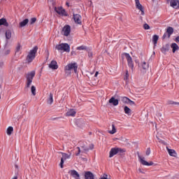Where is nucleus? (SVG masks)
Listing matches in <instances>:
<instances>
[{
	"label": "nucleus",
	"instance_id": "1",
	"mask_svg": "<svg viewBox=\"0 0 179 179\" xmlns=\"http://www.w3.org/2000/svg\"><path fill=\"white\" fill-rule=\"evenodd\" d=\"M34 76H36V71H32L26 75L25 78L27 79V83H26V86L24 88L25 91L27 90V89H29V87H30V85H31Z\"/></svg>",
	"mask_w": 179,
	"mask_h": 179
},
{
	"label": "nucleus",
	"instance_id": "2",
	"mask_svg": "<svg viewBox=\"0 0 179 179\" xmlns=\"http://www.w3.org/2000/svg\"><path fill=\"white\" fill-rule=\"evenodd\" d=\"M38 50V47L35 46L32 50L29 51L26 58L28 64H30V62H33V60L34 59V58H36V54H37Z\"/></svg>",
	"mask_w": 179,
	"mask_h": 179
},
{
	"label": "nucleus",
	"instance_id": "3",
	"mask_svg": "<svg viewBox=\"0 0 179 179\" xmlns=\"http://www.w3.org/2000/svg\"><path fill=\"white\" fill-rule=\"evenodd\" d=\"M124 57L126 58L127 61V65L129 68H131V71L134 72L135 69L134 67V61L132 60V57L129 55V53H123L122 54V58L124 59Z\"/></svg>",
	"mask_w": 179,
	"mask_h": 179
},
{
	"label": "nucleus",
	"instance_id": "4",
	"mask_svg": "<svg viewBox=\"0 0 179 179\" xmlns=\"http://www.w3.org/2000/svg\"><path fill=\"white\" fill-rule=\"evenodd\" d=\"M73 70L74 73H78V63H71L64 67L65 73L71 74L69 71Z\"/></svg>",
	"mask_w": 179,
	"mask_h": 179
},
{
	"label": "nucleus",
	"instance_id": "5",
	"mask_svg": "<svg viewBox=\"0 0 179 179\" xmlns=\"http://www.w3.org/2000/svg\"><path fill=\"white\" fill-rule=\"evenodd\" d=\"M58 51H64V52H69L71 51V46L68 43H61L57 45L55 47Z\"/></svg>",
	"mask_w": 179,
	"mask_h": 179
},
{
	"label": "nucleus",
	"instance_id": "6",
	"mask_svg": "<svg viewBox=\"0 0 179 179\" xmlns=\"http://www.w3.org/2000/svg\"><path fill=\"white\" fill-rule=\"evenodd\" d=\"M173 33H174V29L171 27H168L166 32L162 36V40H165V38H170Z\"/></svg>",
	"mask_w": 179,
	"mask_h": 179
},
{
	"label": "nucleus",
	"instance_id": "7",
	"mask_svg": "<svg viewBox=\"0 0 179 179\" xmlns=\"http://www.w3.org/2000/svg\"><path fill=\"white\" fill-rule=\"evenodd\" d=\"M55 11L56 13H58V15H61V16H68V13L62 7H55Z\"/></svg>",
	"mask_w": 179,
	"mask_h": 179
},
{
	"label": "nucleus",
	"instance_id": "8",
	"mask_svg": "<svg viewBox=\"0 0 179 179\" xmlns=\"http://www.w3.org/2000/svg\"><path fill=\"white\" fill-rule=\"evenodd\" d=\"M138 157L139 159L140 163H141V164H143V166H153V162H148L145 161L144 157H142L139 155H138Z\"/></svg>",
	"mask_w": 179,
	"mask_h": 179
},
{
	"label": "nucleus",
	"instance_id": "9",
	"mask_svg": "<svg viewBox=\"0 0 179 179\" xmlns=\"http://www.w3.org/2000/svg\"><path fill=\"white\" fill-rule=\"evenodd\" d=\"M73 18L77 24H82V16L79 14H73Z\"/></svg>",
	"mask_w": 179,
	"mask_h": 179
},
{
	"label": "nucleus",
	"instance_id": "10",
	"mask_svg": "<svg viewBox=\"0 0 179 179\" xmlns=\"http://www.w3.org/2000/svg\"><path fill=\"white\" fill-rule=\"evenodd\" d=\"M62 31L64 32V36L68 37L69 34H71V26L70 25H65L63 27Z\"/></svg>",
	"mask_w": 179,
	"mask_h": 179
},
{
	"label": "nucleus",
	"instance_id": "11",
	"mask_svg": "<svg viewBox=\"0 0 179 179\" xmlns=\"http://www.w3.org/2000/svg\"><path fill=\"white\" fill-rule=\"evenodd\" d=\"M69 174L75 179H80V175L76 170H71L69 171Z\"/></svg>",
	"mask_w": 179,
	"mask_h": 179
},
{
	"label": "nucleus",
	"instance_id": "12",
	"mask_svg": "<svg viewBox=\"0 0 179 179\" xmlns=\"http://www.w3.org/2000/svg\"><path fill=\"white\" fill-rule=\"evenodd\" d=\"M170 6L174 9H179V0H171Z\"/></svg>",
	"mask_w": 179,
	"mask_h": 179
},
{
	"label": "nucleus",
	"instance_id": "13",
	"mask_svg": "<svg viewBox=\"0 0 179 179\" xmlns=\"http://www.w3.org/2000/svg\"><path fill=\"white\" fill-rule=\"evenodd\" d=\"M85 179H94V175L90 171H85L84 174Z\"/></svg>",
	"mask_w": 179,
	"mask_h": 179
},
{
	"label": "nucleus",
	"instance_id": "14",
	"mask_svg": "<svg viewBox=\"0 0 179 179\" xmlns=\"http://www.w3.org/2000/svg\"><path fill=\"white\" fill-rule=\"evenodd\" d=\"M49 68L50 69H57L58 68V63H57V61L52 60L50 64H49Z\"/></svg>",
	"mask_w": 179,
	"mask_h": 179
},
{
	"label": "nucleus",
	"instance_id": "15",
	"mask_svg": "<svg viewBox=\"0 0 179 179\" xmlns=\"http://www.w3.org/2000/svg\"><path fill=\"white\" fill-rule=\"evenodd\" d=\"M108 103L110 104H113V106H118V103H119V101L118 99H115V97L114 96H112L109 101H108Z\"/></svg>",
	"mask_w": 179,
	"mask_h": 179
},
{
	"label": "nucleus",
	"instance_id": "16",
	"mask_svg": "<svg viewBox=\"0 0 179 179\" xmlns=\"http://www.w3.org/2000/svg\"><path fill=\"white\" fill-rule=\"evenodd\" d=\"M170 50V45L169 43H166L165 45H163L161 48V52L162 54H166V52Z\"/></svg>",
	"mask_w": 179,
	"mask_h": 179
},
{
	"label": "nucleus",
	"instance_id": "17",
	"mask_svg": "<svg viewBox=\"0 0 179 179\" xmlns=\"http://www.w3.org/2000/svg\"><path fill=\"white\" fill-rule=\"evenodd\" d=\"M118 154L117 148H113L110 149V151L109 152V157H113V156H115V155Z\"/></svg>",
	"mask_w": 179,
	"mask_h": 179
},
{
	"label": "nucleus",
	"instance_id": "18",
	"mask_svg": "<svg viewBox=\"0 0 179 179\" xmlns=\"http://www.w3.org/2000/svg\"><path fill=\"white\" fill-rule=\"evenodd\" d=\"M0 26H5L6 27H8L9 23L5 18L0 19Z\"/></svg>",
	"mask_w": 179,
	"mask_h": 179
},
{
	"label": "nucleus",
	"instance_id": "19",
	"mask_svg": "<svg viewBox=\"0 0 179 179\" xmlns=\"http://www.w3.org/2000/svg\"><path fill=\"white\" fill-rule=\"evenodd\" d=\"M171 48H172V52L173 53L179 50L178 45H177L176 43H173L171 45Z\"/></svg>",
	"mask_w": 179,
	"mask_h": 179
},
{
	"label": "nucleus",
	"instance_id": "20",
	"mask_svg": "<svg viewBox=\"0 0 179 179\" xmlns=\"http://www.w3.org/2000/svg\"><path fill=\"white\" fill-rule=\"evenodd\" d=\"M76 115V111H75V110L73 109H71L66 113L67 117H75Z\"/></svg>",
	"mask_w": 179,
	"mask_h": 179
},
{
	"label": "nucleus",
	"instance_id": "21",
	"mask_svg": "<svg viewBox=\"0 0 179 179\" xmlns=\"http://www.w3.org/2000/svg\"><path fill=\"white\" fill-rule=\"evenodd\" d=\"M166 149L170 156H173V157H176V156H177V153L176 152V150L173 149H169V148H167Z\"/></svg>",
	"mask_w": 179,
	"mask_h": 179
},
{
	"label": "nucleus",
	"instance_id": "22",
	"mask_svg": "<svg viewBox=\"0 0 179 179\" xmlns=\"http://www.w3.org/2000/svg\"><path fill=\"white\" fill-rule=\"evenodd\" d=\"M157 41H159V36L154 35L152 36V43H153L155 46H156L157 45Z\"/></svg>",
	"mask_w": 179,
	"mask_h": 179
},
{
	"label": "nucleus",
	"instance_id": "23",
	"mask_svg": "<svg viewBox=\"0 0 179 179\" xmlns=\"http://www.w3.org/2000/svg\"><path fill=\"white\" fill-rule=\"evenodd\" d=\"M54 103V99H53V95L52 93H50L49 94V98L48 99V104H52Z\"/></svg>",
	"mask_w": 179,
	"mask_h": 179
},
{
	"label": "nucleus",
	"instance_id": "24",
	"mask_svg": "<svg viewBox=\"0 0 179 179\" xmlns=\"http://www.w3.org/2000/svg\"><path fill=\"white\" fill-rule=\"evenodd\" d=\"M6 38L7 40H10V38H12V32L10 31V30L8 29L6 31Z\"/></svg>",
	"mask_w": 179,
	"mask_h": 179
},
{
	"label": "nucleus",
	"instance_id": "25",
	"mask_svg": "<svg viewBox=\"0 0 179 179\" xmlns=\"http://www.w3.org/2000/svg\"><path fill=\"white\" fill-rule=\"evenodd\" d=\"M135 2L136 8L139 10H142V8H143V6H142L141 3L139 2V0H135Z\"/></svg>",
	"mask_w": 179,
	"mask_h": 179
},
{
	"label": "nucleus",
	"instance_id": "26",
	"mask_svg": "<svg viewBox=\"0 0 179 179\" xmlns=\"http://www.w3.org/2000/svg\"><path fill=\"white\" fill-rule=\"evenodd\" d=\"M27 23H29V19L26 18L22 22H20V27H24Z\"/></svg>",
	"mask_w": 179,
	"mask_h": 179
},
{
	"label": "nucleus",
	"instance_id": "27",
	"mask_svg": "<svg viewBox=\"0 0 179 179\" xmlns=\"http://www.w3.org/2000/svg\"><path fill=\"white\" fill-rule=\"evenodd\" d=\"M166 104L168 106H179V102H176L173 101H167Z\"/></svg>",
	"mask_w": 179,
	"mask_h": 179
},
{
	"label": "nucleus",
	"instance_id": "28",
	"mask_svg": "<svg viewBox=\"0 0 179 179\" xmlns=\"http://www.w3.org/2000/svg\"><path fill=\"white\" fill-rule=\"evenodd\" d=\"M117 132V129H115V125L114 124H112V130L108 131V134H110L111 135H114Z\"/></svg>",
	"mask_w": 179,
	"mask_h": 179
},
{
	"label": "nucleus",
	"instance_id": "29",
	"mask_svg": "<svg viewBox=\"0 0 179 179\" xmlns=\"http://www.w3.org/2000/svg\"><path fill=\"white\" fill-rule=\"evenodd\" d=\"M117 153L119 155H124L125 152H127V150L125 148H117Z\"/></svg>",
	"mask_w": 179,
	"mask_h": 179
},
{
	"label": "nucleus",
	"instance_id": "30",
	"mask_svg": "<svg viewBox=\"0 0 179 179\" xmlns=\"http://www.w3.org/2000/svg\"><path fill=\"white\" fill-rule=\"evenodd\" d=\"M61 154L62 155V159H63V160H66V159H69L71 157V155L65 152H61Z\"/></svg>",
	"mask_w": 179,
	"mask_h": 179
},
{
	"label": "nucleus",
	"instance_id": "31",
	"mask_svg": "<svg viewBox=\"0 0 179 179\" xmlns=\"http://www.w3.org/2000/svg\"><path fill=\"white\" fill-rule=\"evenodd\" d=\"M124 111L125 114H127L128 115H131V109L128 106H124Z\"/></svg>",
	"mask_w": 179,
	"mask_h": 179
},
{
	"label": "nucleus",
	"instance_id": "32",
	"mask_svg": "<svg viewBox=\"0 0 179 179\" xmlns=\"http://www.w3.org/2000/svg\"><path fill=\"white\" fill-rule=\"evenodd\" d=\"M121 100L124 104H128V103H129L130 99L127 96H123Z\"/></svg>",
	"mask_w": 179,
	"mask_h": 179
},
{
	"label": "nucleus",
	"instance_id": "33",
	"mask_svg": "<svg viewBox=\"0 0 179 179\" xmlns=\"http://www.w3.org/2000/svg\"><path fill=\"white\" fill-rule=\"evenodd\" d=\"M7 135H8L10 136V135H12V132H13V127H9L7 129Z\"/></svg>",
	"mask_w": 179,
	"mask_h": 179
},
{
	"label": "nucleus",
	"instance_id": "34",
	"mask_svg": "<svg viewBox=\"0 0 179 179\" xmlns=\"http://www.w3.org/2000/svg\"><path fill=\"white\" fill-rule=\"evenodd\" d=\"M77 50H78V51L86 50H87V47H86L85 45H81V46L77 47Z\"/></svg>",
	"mask_w": 179,
	"mask_h": 179
},
{
	"label": "nucleus",
	"instance_id": "35",
	"mask_svg": "<svg viewBox=\"0 0 179 179\" xmlns=\"http://www.w3.org/2000/svg\"><path fill=\"white\" fill-rule=\"evenodd\" d=\"M142 68L143 69H145V70L148 69L149 64L146 63L145 62H143L142 64Z\"/></svg>",
	"mask_w": 179,
	"mask_h": 179
},
{
	"label": "nucleus",
	"instance_id": "36",
	"mask_svg": "<svg viewBox=\"0 0 179 179\" xmlns=\"http://www.w3.org/2000/svg\"><path fill=\"white\" fill-rule=\"evenodd\" d=\"M76 149L78 151L76 153V156H79V155H80V153H83V150H81L80 147H77Z\"/></svg>",
	"mask_w": 179,
	"mask_h": 179
},
{
	"label": "nucleus",
	"instance_id": "37",
	"mask_svg": "<svg viewBox=\"0 0 179 179\" xmlns=\"http://www.w3.org/2000/svg\"><path fill=\"white\" fill-rule=\"evenodd\" d=\"M31 92L33 96H36V87L34 85H32L31 87Z\"/></svg>",
	"mask_w": 179,
	"mask_h": 179
},
{
	"label": "nucleus",
	"instance_id": "38",
	"mask_svg": "<svg viewBox=\"0 0 179 179\" xmlns=\"http://www.w3.org/2000/svg\"><path fill=\"white\" fill-rule=\"evenodd\" d=\"M37 21V18L36 17H32L30 20L29 24H34V22Z\"/></svg>",
	"mask_w": 179,
	"mask_h": 179
},
{
	"label": "nucleus",
	"instance_id": "39",
	"mask_svg": "<svg viewBox=\"0 0 179 179\" xmlns=\"http://www.w3.org/2000/svg\"><path fill=\"white\" fill-rule=\"evenodd\" d=\"M81 149H83V152L84 153V152H89V148L87 147H85V146H81Z\"/></svg>",
	"mask_w": 179,
	"mask_h": 179
},
{
	"label": "nucleus",
	"instance_id": "40",
	"mask_svg": "<svg viewBox=\"0 0 179 179\" xmlns=\"http://www.w3.org/2000/svg\"><path fill=\"white\" fill-rule=\"evenodd\" d=\"M143 27H144L145 30H149V29H150V27L149 26V24H148L146 23L144 24Z\"/></svg>",
	"mask_w": 179,
	"mask_h": 179
},
{
	"label": "nucleus",
	"instance_id": "41",
	"mask_svg": "<svg viewBox=\"0 0 179 179\" xmlns=\"http://www.w3.org/2000/svg\"><path fill=\"white\" fill-rule=\"evenodd\" d=\"M60 167L61 169H64V158H61Z\"/></svg>",
	"mask_w": 179,
	"mask_h": 179
},
{
	"label": "nucleus",
	"instance_id": "42",
	"mask_svg": "<svg viewBox=\"0 0 179 179\" xmlns=\"http://www.w3.org/2000/svg\"><path fill=\"white\" fill-rule=\"evenodd\" d=\"M145 155H146V156H149V155H150V148H147Z\"/></svg>",
	"mask_w": 179,
	"mask_h": 179
},
{
	"label": "nucleus",
	"instance_id": "43",
	"mask_svg": "<svg viewBox=\"0 0 179 179\" xmlns=\"http://www.w3.org/2000/svg\"><path fill=\"white\" fill-rule=\"evenodd\" d=\"M128 104H129L130 106H136L135 102L131 101V99H129Z\"/></svg>",
	"mask_w": 179,
	"mask_h": 179
},
{
	"label": "nucleus",
	"instance_id": "44",
	"mask_svg": "<svg viewBox=\"0 0 179 179\" xmlns=\"http://www.w3.org/2000/svg\"><path fill=\"white\" fill-rule=\"evenodd\" d=\"M129 78V73H128V70L126 71V75H125V78L124 79H128Z\"/></svg>",
	"mask_w": 179,
	"mask_h": 179
},
{
	"label": "nucleus",
	"instance_id": "45",
	"mask_svg": "<svg viewBox=\"0 0 179 179\" xmlns=\"http://www.w3.org/2000/svg\"><path fill=\"white\" fill-rule=\"evenodd\" d=\"M19 51H20V45H19L16 48V51H15V52H19Z\"/></svg>",
	"mask_w": 179,
	"mask_h": 179
},
{
	"label": "nucleus",
	"instance_id": "46",
	"mask_svg": "<svg viewBox=\"0 0 179 179\" xmlns=\"http://www.w3.org/2000/svg\"><path fill=\"white\" fill-rule=\"evenodd\" d=\"M94 145H93V144H91L90 145V148H89V150H92V149H94Z\"/></svg>",
	"mask_w": 179,
	"mask_h": 179
},
{
	"label": "nucleus",
	"instance_id": "47",
	"mask_svg": "<svg viewBox=\"0 0 179 179\" xmlns=\"http://www.w3.org/2000/svg\"><path fill=\"white\" fill-rule=\"evenodd\" d=\"M10 50H6V52H5V55H8V54H10Z\"/></svg>",
	"mask_w": 179,
	"mask_h": 179
},
{
	"label": "nucleus",
	"instance_id": "48",
	"mask_svg": "<svg viewBox=\"0 0 179 179\" xmlns=\"http://www.w3.org/2000/svg\"><path fill=\"white\" fill-rule=\"evenodd\" d=\"M88 57H89L90 58H92V57H93V53L89 52V53H88Z\"/></svg>",
	"mask_w": 179,
	"mask_h": 179
},
{
	"label": "nucleus",
	"instance_id": "49",
	"mask_svg": "<svg viewBox=\"0 0 179 179\" xmlns=\"http://www.w3.org/2000/svg\"><path fill=\"white\" fill-rule=\"evenodd\" d=\"M141 12V15H145V11L143 10V8H141V10H140Z\"/></svg>",
	"mask_w": 179,
	"mask_h": 179
},
{
	"label": "nucleus",
	"instance_id": "50",
	"mask_svg": "<svg viewBox=\"0 0 179 179\" xmlns=\"http://www.w3.org/2000/svg\"><path fill=\"white\" fill-rule=\"evenodd\" d=\"M175 41H176V43H179V36L176 38Z\"/></svg>",
	"mask_w": 179,
	"mask_h": 179
},
{
	"label": "nucleus",
	"instance_id": "51",
	"mask_svg": "<svg viewBox=\"0 0 179 179\" xmlns=\"http://www.w3.org/2000/svg\"><path fill=\"white\" fill-rule=\"evenodd\" d=\"M138 171L139 173H141V174H145V172H143L141 169H138Z\"/></svg>",
	"mask_w": 179,
	"mask_h": 179
},
{
	"label": "nucleus",
	"instance_id": "52",
	"mask_svg": "<svg viewBox=\"0 0 179 179\" xmlns=\"http://www.w3.org/2000/svg\"><path fill=\"white\" fill-rule=\"evenodd\" d=\"M55 120H59V117H54L52 119V121H55Z\"/></svg>",
	"mask_w": 179,
	"mask_h": 179
},
{
	"label": "nucleus",
	"instance_id": "53",
	"mask_svg": "<svg viewBox=\"0 0 179 179\" xmlns=\"http://www.w3.org/2000/svg\"><path fill=\"white\" fill-rule=\"evenodd\" d=\"M97 75H99V71H96L94 74L95 78H96Z\"/></svg>",
	"mask_w": 179,
	"mask_h": 179
},
{
	"label": "nucleus",
	"instance_id": "54",
	"mask_svg": "<svg viewBox=\"0 0 179 179\" xmlns=\"http://www.w3.org/2000/svg\"><path fill=\"white\" fill-rule=\"evenodd\" d=\"M66 6L69 7V3L66 2Z\"/></svg>",
	"mask_w": 179,
	"mask_h": 179
},
{
	"label": "nucleus",
	"instance_id": "55",
	"mask_svg": "<svg viewBox=\"0 0 179 179\" xmlns=\"http://www.w3.org/2000/svg\"><path fill=\"white\" fill-rule=\"evenodd\" d=\"M103 177H106L107 178L108 176L107 174H104Z\"/></svg>",
	"mask_w": 179,
	"mask_h": 179
},
{
	"label": "nucleus",
	"instance_id": "56",
	"mask_svg": "<svg viewBox=\"0 0 179 179\" xmlns=\"http://www.w3.org/2000/svg\"><path fill=\"white\" fill-rule=\"evenodd\" d=\"M12 179H17V176H15V177L13 178Z\"/></svg>",
	"mask_w": 179,
	"mask_h": 179
},
{
	"label": "nucleus",
	"instance_id": "57",
	"mask_svg": "<svg viewBox=\"0 0 179 179\" xmlns=\"http://www.w3.org/2000/svg\"><path fill=\"white\" fill-rule=\"evenodd\" d=\"M71 55H73V52H71Z\"/></svg>",
	"mask_w": 179,
	"mask_h": 179
},
{
	"label": "nucleus",
	"instance_id": "58",
	"mask_svg": "<svg viewBox=\"0 0 179 179\" xmlns=\"http://www.w3.org/2000/svg\"><path fill=\"white\" fill-rule=\"evenodd\" d=\"M0 99H1V95H0Z\"/></svg>",
	"mask_w": 179,
	"mask_h": 179
}]
</instances>
